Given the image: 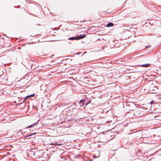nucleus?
<instances>
[{
    "instance_id": "obj_1",
    "label": "nucleus",
    "mask_w": 161,
    "mask_h": 161,
    "mask_svg": "<svg viewBox=\"0 0 161 161\" xmlns=\"http://www.w3.org/2000/svg\"><path fill=\"white\" fill-rule=\"evenodd\" d=\"M86 36V35L85 34L80 35L75 37H69L68 38V39L71 40H79L85 38Z\"/></svg>"
},
{
    "instance_id": "obj_2",
    "label": "nucleus",
    "mask_w": 161,
    "mask_h": 161,
    "mask_svg": "<svg viewBox=\"0 0 161 161\" xmlns=\"http://www.w3.org/2000/svg\"><path fill=\"white\" fill-rule=\"evenodd\" d=\"M141 112L140 110L136 111L134 113V114L136 117H138L141 116Z\"/></svg>"
},
{
    "instance_id": "obj_3",
    "label": "nucleus",
    "mask_w": 161,
    "mask_h": 161,
    "mask_svg": "<svg viewBox=\"0 0 161 161\" xmlns=\"http://www.w3.org/2000/svg\"><path fill=\"white\" fill-rule=\"evenodd\" d=\"M84 99H82L81 100L79 101V103L80 106L81 107H82L84 105Z\"/></svg>"
},
{
    "instance_id": "obj_4",
    "label": "nucleus",
    "mask_w": 161,
    "mask_h": 161,
    "mask_svg": "<svg viewBox=\"0 0 161 161\" xmlns=\"http://www.w3.org/2000/svg\"><path fill=\"white\" fill-rule=\"evenodd\" d=\"M38 120L37 121V122H35V123L32 124L31 125L27 127V128H31V127H33V126L36 125H37L38 124Z\"/></svg>"
},
{
    "instance_id": "obj_5",
    "label": "nucleus",
    "mask_w": 161,
    "mask_h": 161,
    "mask_svg": "<svg viewBox=\"0 0 161 161\" xmlns=\"http://www.w3.org/2000/svg\"><path fill=\"white\" fill-rule=\"evenodd\" d=\"M114 25V24L112 22H109L106 25L107 27H110L113 26Z\"/></svg>"
},
{
    "instance_id": "obj_6",
    "label": "nucleus",
    "mask_w": 161,
    "mask_h": 161,
    "mask_svg": "<svg viewBox=\"0 0 161 161\" xmlns=\"http://www.w3.org/2000/svg\"><path fill=\"white\" fill-rule=\"evenodd\" d=\"M35 95V94H31V95H29V96H28L26 97L24 99V100L22 102V103H23L24 101L27 98H29V97H34V96Z\"/></svg>"
},
{
    "instance_id": "obj_7",
    "label": "nucleus",
    "mask_w": 161,
    "mask_h": 161,
    "mask_svg": "<svg viewBox=\"0 0 161 161\" xmlns=\"http://www.w3.org/2000/svg\"><path fill=\"white\" fill-rule=\"evenodd\" d=\"M150 65V64H144L141 65L139 66H141L142 67H148Z\"/></svg>"
},
{
    "instance_id": "obj_8",
    "label": "nucleus",
    "mask_w": 161,
    "mask_h": 161,
    "mask_svg": "<svg viewBox=\"0 0 161 161\" xmlns=\"http://www.w3.org/2000/svg\"><path fill=\"white\" fill-rule=\"evenodd\" d=\"M49 145H60V144L57 143H54V142H52V143L49 144Z\"/></svg>"
},
{
    "instance_id": "obj_9",
    "label": "nucleus",
    "mask_w": 161,
    "mask_h": 161,
    "mask_svg": "<svg viewBox=\"0 0 161 161\" xmlns=\"http://www.w3.org/2000/svg\"><path fill=\"white\" fill-rule=\"evenodd\" d=\"M36 133H37L35 132V133H32V134H30V135L27 136L25 137H29V136H32L33 135H35Z\"/></svg>"
},
{
    "instance_id": "obj_10",
    "label": "nucleus",
    "mask_w": 161,
    "mask_h": 161,
    "mask_svg": "<svg viewBox=\"0 0 161 161\" xmlns=\"http://www.w3.org/2000/svg\"><path fill=\"white\" fill-rule=\"evenodd\" d=\"M154 90H155V89H157V88L156 87H155H155H154Z\"/></svg>"
},
{
    "instance_id": "obj_11",
    "label": "nucleus",
    "mask_w": 161,
    "mask_h": 161,
    "mask_svg": "<svg viewBox=\"0 0 161 161\" xmlns=\"http://www.w3.org/2000/svg\"><path fill=\"white\" fill-rule=\"evenodd\" d=\"M93 157L94 158H96V156H93Z\"/></svg>"
},
{
    "instance_id": "obj_12",
    "label": "nucleus",
    "mask_w": 161,
    "mask_h": 161,
    "mask_svg": "<svg viewBox=\"0 0 161 161\" xmlns=\"http://www.w3.org/2000/svg\"><path fill=\"white\" fill-rule=\"evenodd\" d=\"M148 47H148V46H146L145 48Z\"/></svg>"
}]
</instances>
